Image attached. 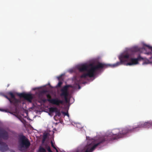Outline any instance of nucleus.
Returning <instances> with one entry per match:
<instances>
[{
  "mask_svg": "<svg viewBox=\"0 0 152 152\" xmlns=\"http://www.w3.org/2000/svg\"><path fill=\"white\" fill-rule=\"evenodd\" d=\"M69 87L72 88V86L70 85H66L64 86L61 90V93L60 94V96H64L65 101L66 103H68L69 102L67 98L69 94L68 88Z\"/></svg>",
  "mask_w": 152,
  "mask_h": 152,
  "instance_id": "nucleus-8",
  "label": "nucleus"
},
{
  "mask_svg": "<svg viewBox=\"0 0 152 152\" xmlns=\"http://www.w3.org/2000/svg\"><path fill=\"white\" fill-rule=\"evenodd\" d=\"M8 113H10V114L13 115L14 116H15L16 117L18 118L20 121V120H21V119L22 118H21L20 117H19L18 116L14 114L13 113L11 112H8Z\"/></svg>",
  "mask_w": 152,
  "mask_h": 152,
  "instance_id": "nucleus-18",
  "label": "nucleus"
},
{
  "mask_svg": "<svg viewBox=\"0 0 152 152\" xmlns=\"http://www.w3.org/2000/svg\"><path fill=\"white\" fill-rule=\"evenodd\" d=\"M39 150L40 152H46V151L45 149L42 147L40 148Z\"/></svg>",
  "mask_w": 152,
  "mask_h": 152,
  "instance_id": "nucleus-20",
  "label": "nucleus"
},
{
  "mask_svg": "<svg viewBox=\"0 0 152 152\" xmlns=\"http://www.w3.org/2000/svg\"><path fill=\"white\" fill-rule=\"evenodd\" d=\"M141 48L137 46H134L132 48V50L134 52H137L140 51Z\"/></svg>",
  "mask_w": 152,
  "mask_h": 152,
  "instance_id": "nucleus-14",
  "label": "nucleus"
},
{
  "mask_svg": "<svg viewBox=\"0 0 152 152\" xmlns=\"http://www.w3.org/2000/svg\"><path fill=\"white\" fill-rule=\"evenodd\" d=\"M137 128H138V125L135 126H128L122 129L121 131H120L119 129H115L113 130L111 132L112 134L111 135L112 136L111 137H110V136H108L107 139H108V141H110L121 138L127 133L134 132L136 129Z\"/></svg>",
  "mask_w": 152,
  "mask_h": 152,
  "instance_id": "nucleus-2",
  "label": "nucleus"
},
{
  "mask_svg": "<svg viewBox=\"0 0 152 152\" xmlns=\"http://www.w3.org/2000/svg\"><path fill=\"white\" fill-rule=\"evenodd\" d=\"M107 65L106 64L100 62H98L96 65L91 64L89 65L90 67L88 69V65L85 64H82L78 68L79 71L80 72L87 71V73H83L80 76V77L81 78H85L87 76L90 77H93L95 76V73L96 71L99 69L106 67ZM108 65L110 66L109 65Z\"/></svg>",
  "mask_w": 152,
  "mask_h": 152,
  "instance_id": "nucleus-1",
  "label": "nucleus"
},
{
  "mask_svg": "<svg viewBox=\"0 0 152 152\" xmlns=\"http://www.w3.org/2000/svg\"><path fill=\"white\" fill-rule=\"evenodd\" d=\"M8 113H10V114L13 115L14 116H15L16 117L18 118L20 121V120H21V119L22 118H21L20 117H19L18 116L14 114L13 113L11 112H8Z\"/></svg>",
  "mask_w": 152,
  "mask_h": 152,
  "instance_id": "nucleus-19",
  "label": "nucleus"
},
{
  "mask_svg": "<svg viewBox=\"0 0 152 152\" xmlns=\"http://www.w3.org/2000/svg\"><path fill=\"white\" fill-rule=\"evenodd\" d=\"M54 149L56 150V152H58V150L57 149V148H56V149Z\"/></svg>",
  "mask_w": 152,
  "mask_h": 152,
  "instance_id": "nucleus-29",
  "label": "nucleus"
},
{
  "mask_svg": "<svg viewBox=\"0 0 152 152\" xmlns=\"http://www.w3.org/2000/svg\"><path fill=\"white\" fill-rule=\"evenodd\" d=\"M129 61V62L126 63V65L131 66L132 65H136L138 63L137 61V60L136 58H130Z\"/></svg>",
  "mask_w": 152,
  "mask_h": 152,
  "instance_id": "nucleus-13",
  "label": "nucleus"
},
{
  "mask_svg": "<svg viewBox=\"0 0 152 152\" xmlns=\"http://www.w3.org/2000/svg\"><path fill=\"white\" fill-rule=\"evenodd\" d=\"M0 110L1 111H4V110H2V109H0Z\"/></svg>",
  "mask_w": 152,
  "mask_h": 152,
  "instance_id": "nucleus-31",
  "label": "nucleus"
},
{
  "mask_svg": "<svg viewBox=\"0 0 152 152\" xmlns=\"http://www.w3.org/2000/svg\"><path fill=\"white\" fill-rule=\"evenodd\" d=\"M31 145V143L28 139L25 136L22 135L19 136V148L20 151L23 149L28 148Z\"/></svg>",
  "mask_w": 152,
  "mask_h": 152,
  "instance_id": "nucleus-5",
  "label": "nucleus"
},
{
  "mask_svg": "<svg viewBox=\"0 0 152 152\" xmlns=\"http://www.w3.org/2000/svg\"><path fill=\"white\" fill-rule=\"evenodd\" d=\"M151 126L152 127V121H151Z\"/></svg>",
  "mask_w": 152,
  "mask_h": 152,
  "instance_id": "nucleus-30",
  "label": "nucleus"
},
{
  "mask_svg": "<svg viewBox=\"0 0 152 152\" xmlns=\"http://www.w3.org/2000/svg\"><path fill=\"white\" fill-rule=\"evenodd\" d=\"M1 138L4 140H7L9 138V134L7 131L0 127V145L1 146L0 149L1 151H5L8 149V145L2 141Z\"/></svg>",
  "mask_w": 152,
  "mask_h": 152,
  "instance_id": "nucleus-3",
  "label": "nucleus"
},
{
  "mask_svg": "<svg viewBox=\"0 0 152 152\" xmlns=\"http://www.w3.org/2000/svg\"><path fill=\"white\" fill-rule=\"evenodd\" d=\"M138 128H148L151 127V121H148L144 123L140 122L137 123Z\"/></svg>",
  "mask_w": 152,
  "mask_h": 152,
  "instance_id": "nucleus-12",
  "label": "nucleus"
},
{
  "mask_svg": "<svg viewBox=\"0 0 152 152\" xmlns=\"http://www.w3.org/2000/svg\"><path fill=\"white\" fill-rule=\"evenodd\" d=\"M105 138L100 139L99 141L96 142V141H92L91 143L87 144L85 147V151L84 152H92L98 146L107 141Z\"/></svg>",
  "mask_w": 152,
  "mask_h": 152,
  "instance_id": "nucleus-4",
  "label": "nucleus"
},
{
  "mask_svg": "<svg viewBox=\"0 0 152 152\" xmlns=\"http://www.w3.org/2000/svg\"><path fill=\"white\" fill-rule=\"evenodd\" d=\"M142 50H144L145 52H144V54L147 55L151 56V57L150 58V59H151L152 56V47L149 46L148 45H147L145 44L143 45V47L142 48Z\"/></svg>",
  "mask_w": 152,
  "mask_h": 152,
  "instance_id": "nucleus-9",
  "label": "nucleus"
},
{
  "mask_svg": "<svg viewBox=\"0 0 152 152\" xmlns=\"http://www.w3.org/2000/svg\"><path fill=\"white\" fill-rule=\"evenodd\" d=\"M47 137V134H44L43 136V140L44 141L46 139V138Z\"/></svg>",
  "mask_w": 152,
  "mask_h": 152,
  "instance_id": "nucleus-25",
  "label": "nucleus"
},
{
  "mask_svg": "<svg viewBox=\"0 0 152 152\" xmlns=\"http://www.w3.org/2000/svg\"><path fill=\"white\" fill-rule=\"evenodd\" d=\"M5 97L7 98V99L9 100V101H10V103L11 104V103L12 102V100L10 98L8 97L7 96H6V95H5L4 96Z\"/></svg>",
  "mask_w": 152,
  "mask_h": 152,
  "instance_id": "nucleus-22",
  "label": "nucleus"
},
{
  "mask_svg": "<svg viewBox=\"0 0 152 152\" xmlns=\"http://www.w3.org/2000/svg\"><path fill=\"white\" fill-rule=\"evenodd\" d=\"M0 110L1 111H4V110H2V109H0Z\"/></svg>",
  "mask_w": 152,
  "mask_h": 152,
  "instance_id": "nucleus-33",
  "label": "nucleus"
},
{
  "mask_svg": "<svg viewBox=\"0 0 152 152\" xmlns=\"http://www.w3.org/2000/svg\"><path fill=\"white\" fill-rule=\"evenodd\" d=\"M63 113L64 115H67V116H68L69 117V114H68V113L64 112Z\"/></svg>",
  "mask_w": 152,
  "mask_h": 152,
  "instance_id": "nucleus-26",
  "label": "nucleus"
},
{
  "mask_svg": "<svg viewBox=\"0 0 152 152\" xmlns=\"http://www.w3.org/2000/svg\"><path fill=\"white\" fill-rule=\"evenodd\" d=\"M79 89L80 88V86H79Z\"/></svg>",
  "mask_w": 152,
  "mask_h": 152,
  "instance_id": "nucleus-35",
  "label": "nucleus"
},
{
  "mask_svg": "<svg viewBox=\"0 0 152 152\" xmlns=\"http://www.w3.org/2000/svg\"><path fill=\"white\" fill-rule=\"evenodd\" d=\"M56 113V115H55L54 117V118H55L56 116H60L61 115V113L60 112L58 111L57 110V111L55 112Z\"/></svg>",
  "mask_w": 152,
  "mask_h": 152,
  "instance_id": "nucleus-17",
  "label": "nucleus"
},
{
  "mask_svg": "<svg viewBox=\"0 0 152 152\" xmlns=\"http://www.w3.org/2000/svg\"><path fill=\"white\" fill-rule=\"evenodd\" d=\"M46 96L48 99L47 101L51 104L57 106L64 104V101L63 100L57 98L52 99L51 96L49 94H47Z\"/></svg>",
  "mask_w": 152,
  "mask_h": 152,
  "instance_id": "nucleus-7",
  "label": "nucleus"
},
{
  "mask_svg": "<svg viewBox=\"0 0 152 152\" xmlns=\"http://www.w3.org/2000/svg\"><path fill=\"white\" fill-rule=\"evenodd\" d=\"M42 102H43L45 103V102H46V99H43L42 100Z\"/></svg>",
  "mask_w": 152,
  "mask_h": 152,
  "instance_id": "nucleus-28",
  "label": "nucleus"
},
{
  "mask_svg": "<svg viewBox=\"0 0 152 152\" xmlns=\"http://www.w3.org/2000/svg\"><path fill=\"white\" fill-rule=\"evenodd\" d=\"M51 146L54 148V149H56V147H55V146L54 145L53 141H51Z\"/></svg>",
  "mask_w": 152,
  "mask_h": 152,
  "instance_id": "nucleus-24",
  "label": "nucleus"
},
{
  "mask_svg": "<svg viewBox=\"0 0 152 152\" xmlns=\"http://www.w3.org/2000/svg\"><path fill=\"white\" fill-rule=\"evenodd\" d=\"M136 58L137 60V61L138 63L139 61L141 60H143L144 59V58L141 57L140 55H139L138 56L137 58Z\"/></svg>",
  "mask_w": 152,
  "mask_h": 152,
  "instance_id": "nucleus-16",
  "label": "nucleus"
},
{
  "mask_svg": "<svg viewBox=\"0 0 152 152\" xmlns=\"http://www.w3.org/2000/svg\"><path fill=\"white\" fill-rule=\"evenodd\" d=\"M47 150L48 152H53L51 150L50 148V146H48L47 147Z\"/></svg>",
  "mask_w": 152,
  "mask_h": 152,
  "instance_id": "nucleus-23",
  "label": "nucleus"
},
{
  "mask_svg": "<svg viewBox=\"0 0 152 152\" xmlns=\"http://www.w3.org/2000/svg\"><path fill=\"white\" fill-rule=\"evenodd\" d=\"M18 96L21 98H23L27 100L28 102H31L33 97L31 94H25L24 93H20Z\"/></svg>",
  "mask_w": 152,
  "mask_h": 152,
  "instance_id": "nucleus-11",
  "label": "nucleus"
},
{
  "mask_svg": "<svg viewBox=\"0 0 152 152\" xmlns=\"http://www.w3.org/2000/svg\"><path fill=\"white\" fill-rule=\"evenodd\" d=\"M0 110L1 111H4V110H2V109H0Z\"/></svg>",
  "mask_w": 152,
  "mask_h": 152,
  "instance_id": "nucleus-32",
  "label": "nucleus"
},
{
  "mask_svg": "<svg viewBox=\"0 0 152 152\" xmlns=\"http://www.w3.org/2000/svg\"><path fill=\"white\" fill-rule=\"evenodd\" d=\"M0 110L1 111H4V110H2V109H0Z\"/></svg>",
  "mask_w": 152,
  "mask_h": 152,
  "instance_id": "nucleus-34",
  "label": "nucleus"
},
{
  "mask_svg": "<svg viewBox=\"0 0 152 152\" xmlns=\"http://www.w3.org/2000/svg\"><path fill=\"white\" fill-rule=\"evenodd\" d=\"M20 121L23 123H24V122L25 121V120L23 118H22L21 120H20Z\"/></svg>",
  "mask_w": 152,
  "mask_h": 152,
  "instance_id": "nucleus-27",
  "label": "nucleus"
},
{
  "mask_svg": "<svg viewBox=\"0 0 152 152\" xmlns=\"http://www.w3.org/2000/svg\"><path fill=\"white\" fill-rule=\"evenodd\" d=\"M58 110L56 107H51L49 108V111L50 112H56Z\"/></svg>",
  "mask_w": 152,
  "mask_h": 152,
  "instance_id": "nucleus-15",
  "label": "nucleus"
},
{
  "mask_svg": "<svg viewBox=\"0 0 152 152\" xmlns=\"http://www.w3.org/2000/svg\"><path fill=\"white\" fill-rule=\"evenodd\" d=\"M63 83L62 81H60L58 83L57 85V86L58 87H60L61 86V85H62V84Z\"/></svg>",
  "mask_w": 152,
  "mask_h": 152,
  "instance_id": "nucleus-21",
  "label": "nucleus"
},
{
  "mask_svg": "<svg viewBox=\"0 0 152 152\" xmlns=\"http://www.w3.org/2000/svg\"><path fill=\"white\" fill-rule=\"evenodd\" d=\"M8 94L10 96L11 99L12 100V102L11 104H13L16 107L18 103L20 102V101L15 98V95L14 94L11 92L8 93Z\"/></svg>",
  "mask_w": 152,
  "mask_h": 152,
  "instance_id": "nucleus-10",
  "label": "nucleus"
},
{
  "mask_svg": "<svg viewBox=\"0 0 152 152\" xmlns=\"http://www.w3.org/2000/svg\"><path fill=\"white\" fill-rule=\"evenodd\" d=\"M130 58L129 55L128 53L122 54L119 57V59L120 60L119 62H118L112 65L109 64L110 66L107 65V66L106 68L108 66L116 67L122 64L126 65V62L129 61Z\"/></svg>",
  "mask_w": 152,
  "mask_h": 152,
  "instance_id": "nucleus-6",
  "label": "nucleus"
}]
</instances>
